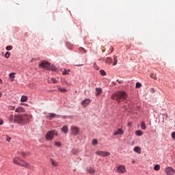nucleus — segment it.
Returning a JSON list of instances; mask_svg holds the SVG:
<instances>
[{
	"instance_id": "obj_2",
	"label": "nucleus",
	"mask_w": 175,
	"mask_h": 175,
	"mask_svg": "<svg viewBox=\"0 0 175 175\" xmlns=\"http://www.w3.org/2000/svg\"><path fill=\"white\" fill-rule=\"evenodd\" d=\"M126 98H128V95L125 92H116L112 95L113 100H116L118 103H120V102H124Z\"/></svg>"
},
{
	"instance_id": "obj_48",
	"label": "nucleus",
	"mask_w": 175,
	"mask_h": 175,
	"mask_svg": "<svg viewBox=\"0 0 175 175\" xmlns=\"http://www.w3.org/2000/svg\"><path fill=\"white\" fill-rule=\"evenodd\" d=\"M2 83H3V81L2 79H0V84H2Z\"/></svg>"
},
{
	"instance_id": "obj_36",
	"label": "nucleus",
	"mask_w": 175,
	"mask_h": 175,
	"mask_svg": "<svg viewBox=\"0 0 175 175\" xmlns=\"http://www.w3.org/2000/svg\"><path fill=\"white\" fill-rule=\"evenodd\" d=\"M59 91H60V92H66V90L63 88H59Z\"/></svg>"
},
{
	"instance_id": "obj_16",
	"label": "nucleus",
	"mask_w": 175,
	"mask_h": 175,
	"mask_svg": "<svg viewBox=\"0 0 175 175\" xmlns=\"http://www.w3.org/2000/svg\"><path fill=\"white\" fill-rule=\"evenodd\" d=\"M28 100V96H22L21 98V102H27Z\"/></svg>"
},
{
	"instance_id": "obj_37",
	"label": "nucleus",
	"mask_w": 175,
	"mask_h": 175,
	"mask_svg": "<svg viewBox=\"0 0 175 175\" xmlns=\"http://www.w3.org/2000/svg\"><path fill=\"white\" fill-rule=\"evenodd\" d=\"M94 69H96V70H99V67H98V66H96V64H94Z\"/></svg>"
},
{
	"instance_id": "obj_50",
	"label": "nucleus",
	"mask_w": 175,
	"mask_h": 175,
	"mask_svg": "<svg viewBox=\"0 0 175 175\" xmlns=\"http://www.w3.org/2000/svg\"><path fill=\"white\" fill-rule=\"evenodd\" d=\"M24 106H28V104H24Z\"/></svg>"
},
{
	"instance_id": "obj_42",
	"label": "nucleus",
	"mask_w": 175,
	"mask_h": 175,
	"mask_svg": "<svg viewBox=\"0 0 175 175\" xmlns=\"http://www.w3.org/2000/svg\"><path fill=\"white\" fill-rule=\"evenodd\" d=\"M16 113H23L24 111L15 110Z\"/></svg>"
},
{
	"instance_id": "obj_31",
	"label": "nucleus",
	"mask_w": 175,
	"mask_h": 175,
	"mask_svg": "<svg viewBox=\"0 0 175 175\" xmlns=\"http://www.w3.org/2000/svg\"><path fill=\"white\" fill-rule=\"evenodd\" d=\"M55 146H56V147H61V143L58 142H55Z\"/></svg>"
},
{
	"instance_id": "obj_27",
	"label": "nucleus",
	"mask_w": 175,
	"mask_h": 175,
	"mask_svg": "<svg viewBox=\"0 0 175 175\" xmlns=\"http://www.w3.org/2000/svg\"><path fill=\"white\" fill-rule=\"evenodd\" d=\"M113 61H114L113 65L116 66V64L118 62L117 57L116 55H113Z\"/></svg>"
},
{
	"instance_id": "obj_46",
	"label": "nucleus",
	"mask_w": 175,
	"mask_h": 175,
	"mask_svg": "<svg viewBox=\"0 0 175 175\" xmlns=\"http://www.w3.org/2000/svg\"><path fill=\"white\" fill-rule=\"evenodd\" d=\"M151 92H155V90H154V88L150 89Z\"/></svg>"
},
{
	"instance_id": "obj_47",
	"label": "nucleus",
	"mask_w": 175,
	"mask_h": 175,
	"mask_svg": "<svg viewBox=\"0 0 175 175\" xmlns=\"http://www.w3.org/2000/svg\"><path fill=\"white\" fill-rule=\"evenodd\" d=\"M63 75H66V71L64 70V71L63 72Z\"/></svg>"
},
{
	"instance_id": "obj_3",
	"label": "nucleus",
	"mask_w": 175,
	"mask_h": 175,
	"mask_svg": "<svg viewBox=\"0 0 175 175\" xmlns=\"http://www.w3.org/2000/svg\"><path fill=\"white\" fill-rule=\"evenodd\" d=\"M14 163H16V165H19L20 166H23V167H29V165L27 163V162L24 161L23 159L15 157L14 159Z\"/></svg>"
},
{
	"instance_id": "obj_17",
	"label": "nucleus",
	"mask_w": 175,
	"mask_h": 175,
	"mask_svg": "<svg viewBox=\"0 0 175 175\" xmlns=\"http://www.w3.org/2000/svg\"><path fill=\"white\" fill-rule=\"evenodd\" d=\"M113 62V59L111 57H107L105 60V64H111Z\"/></svg>"
},
{
	"instance_id": "obj_29",
	"label": "nucleus",
	"mask_w": 175,
	"mask_h": 175,
	"mask_svg": "<svg viewBox=\"0 0 175 175\" xmlns=\"http://www.w3.org/2000/svg\"><path fill=\"white\" fill-rule=\"evenodd\" d=\"M100 73L101 76H106V72L103 70H100Z\"/></svg>"
},
{
	"instance_id": "obj_41",
	"label": "nucleus",
	"mask_w": 175,
	"mask_h": 175,
	"mask_svg": "<svg viewBox=\"0 0 175 175\" xmlns=\"http://www.w3.org/2000/svg\"><path fill=\"white\" fill-rule=\"evenodd\" d=\"M16 110H24V108L21 107L16 108Z\"/></svg>"
},
{
	"instance_id": "obj_10",
	"label": "nucleus",
	"mask_w": 175,
	"mask_h": 175,
	"mask_svg": "<svg viewBox=\"0 0 175 175\" xmlns=\"http://www.w3.org/2000/svg\"><path fill=\"white\" fill-rule=\"evenodd\" d=\"M90 103H91V100L85 99L81 102V105L83 106V107H87V106L90 105Z\"/></svg>"
},
{
	"instance_id": "obj_7",
	"label": "nucleus",
	"mask_w": 175,
	"mask_h": 175,
	"mask_svg": "<svg viewBox=\"0 0 175 175\" xmlns=\"http://www.w3.org/2000/svg\"><path fill=\"white\" fill-rule=\"evenodd\" d=\"M71 133L74 136H77L80 133V129L77 126H72L71 127Z\"/></svg>"
},
{
	"instance_id": "obj_22",
	"label": "nucleus",
	"mask_w": 175,
	"mask_h": 175,
	"mask_svg": "<svg viewBox=\"0 0 175 175\" xmlns=\"http://www.w3.org/2000/svg\"><path fill=\"white\" fill-rule=\"evenodd\" d=\"M150 77L151 79H154V80H157V75L154 74L153 72L150 74Z\"/></svg>"
},
{
	"instance_id": "obj_21",
	"label": "nucleus",
	"mask_w": 175,
	"mask_h": 175,
	"mask_svg": "<svg viewBox=\"0 0 175 175\" xmlns=\"http://www.w3.org/2000/svg\"><path fill=\"white\" fill-rule=\"evenodd\" d=\"M49 83H53V84H55L57 83V79L55 78H51L50 80H48Z\"/></svg>"
},
{
	"instance_id": "obj_5",
	"label": "nucleus",
	"mask_w": 175,
	"mask_h": 175,
	"mask_svg": "<svg viewBox=\"0 0 175 175\" xmlns=\"http://www.w3.org/2000/svg\"><path fill=\"white\" fill-rule=\"evenodd\" d=\"M50 62L46 61H42L41 62V64H40V66L41 68H43V69H46V70H50Z\"/></svg>"
},
{
	"instance_id": "obj_40",
	"label": "nucleus",
	"mask_w": 175,
	"mask_h": 175,
	"mask_svg": "<svg viewBox=\"0 0 175 175\" xmlns=\"http://www.w3.org/2000/svg\"><path fill=\"white\" fill-rule=\"evenodd\" d=\"M172 139H175V132L172 133Z\"/></svg>"
},
{
	"instance_id": "obj_13",
	"label": "nucleus",
	"mask_w": 175,
	"mask_h": 175,
	"mask_svg": "<svg viewBox=\"0 0 175 175\" xmlns=\"http://www.w3.org/2000/svg\"><path fill=\"white\" fill-rule=\"evenodd\" d=\"M78 50L81 54H85V53H87V51L83 47L79 48Z\"/></svg>"
},
{
	"instance_id": "obj_34",
	"label": "nucleus",
	"mask_w": 175,
	"mask_h": 175,
	"mask_svg": "<svg viewBox=\"0 0 175 175\" xmlns=\"http://www.w3.org/2000/svg\"><path fill=\"white\" fill-rule=\"evenodd\" d=\"M6 50H8V51H10V50H12V49H13V46H6Z\"/></svg>"
},
{
	"instance_id": "obj_51",
	"label": "nucleus",
	"mask_w": 175,
	"mask_h": 175,
	"mask_svg": "<svg viewBox=\"0 0 175 175\" xmlns=\"http://www.w3.org/2000/svg\"><path fill=\"white\" fill-rule=\"evenodd\" d=\"M66 72H67V73H68V72H70V70H67Z\"/></svg>"
},
{
	"instance_id": "obj_32",
	"label": "nucleus",
	"mask_w": 175,
	"mask_h": 175,
	"mask_svg": "<svg viewBox=\"0 0 175 175\" xmlns=\"http://www.w3.org/2000/svg\"><path fill=\"white\" fill-rule=\"evenodd\" d=\"M21 155H23V157H27V155H29V152L25 153L24 152H22L21 153Z\"/></svg>"
},
{
	"instance_id": "obj_49",
	"label": "nucleus",
	"mask_w": 175,
	"mask_h": 175,
	"mask_svg": "<svg viewBox=\"0 0 175 175\" xmlns=\"http://www.w3.org/2000/svg\"><path fill=\"white\" fill-rule=\"evenodd\" d=\"M2 96V92H0V98Z\"/></svg>"
},
{
	"instance_id": "obj_53",
	"label": "nucleus",
	"mask_w": 175,
	"mask_h": 175,
	"mask_svg": "<svg viewBox=\"0 0 175 175\" xmlns=\"http://www.w3.org/2000/svg\"><path fill=\"white\" fill-rule=\"evenodd\" d=\"M78 66H81V64L78 65Z\"/></svg>"
},
{
	"instance_id": "obj_9",
	"label": "nucleus",
	"mask_w": 175,
	"mask_h": 175,
	"mask_svg": "<svg viewBox=\"0 0 175 175\" xmlns=\"http://www.w3.org/2000/svg\"><path fill=\"white\" fill-rule=\"evenodd\" d=\"M165 172L167 175H174V174H175L174 169H173L172 167H167V168H165Z\"/></svg>"
},
{
	"instance_id": "obj_23",
	"label": "nucleus",
	"mask_w": 175,
	"mask_h": 175,
	"mask_svg": "<svg viewBox=\"0 0 175 175\" xmlns=\"http://www.w3.org/2000/svg\"><path fill=\"white\" fill-rule=\"evenodd\" d=\"M14 75H16V73H14V72L9 74V77H10V79H12V81H14V77H15Z\"/></svg>"
},
{
	"instance_id": "obj_26",
	"label": "nucleus",
	"mask_w": 175,
	"mask_h": 175,
	"mask_svg": "<svg viewBox=\"0 0 175 175\" xmlns=\"http://www.w3.org/2000/svg\"><path fill=\"white\" fill-rule=\"evenodd\" d=\"M51 164L53 165V166H57V165H58V163H57L56 161H55L54 160H53L51 159Z\"/></svg>"
},
{
	"instance_id": "obj_33",
	"label": "nucleus",
	"mask_w": 175,
	"mask_h": 175,
	"mask_svg": "<svg viewBox=\"0 0 175 175\" xmlns=\"http://www.w3.org/2000/svg\"><path fill=\"white\" fill-rule=\"evenodd\" d=\"M5 57V58H9V57H10V52H6Z\"/></svg>"
},
{
	"instance_id": "obj_39",
	"label": "nucleus",
	"mask_w": 175,
	"mask_h": 175,
	"mask_svg": "<svg viewBox=\"0 0 175 175\" xmlns=\"http://www.w3.org/2000/svg\"><path fill=\"white\" fill-rule=\"evenodd\" d=\"M6 140H7L8 142H10V140H12V137H7Z\"/></svg>"
},
{
	"instance_id": "obj_30",
	"label": "nucleus",
	"mask_w": 175,
	"mask_h": 175,
	"mask_svg": "<svg viewBox=\"0 0 175 175\" xmlns=\"http://www.w3.org/2000/svg\"><path fill=\"white\" fill-rule=\"evenodd\" d=\"M140 87H142V83H140L139 82H137L135 85V88H140Z\"/></svg>"
},
{
	"instance_id": "obj_44",
	"label": "nucleus",
	"mask_w": 175,
	"mask_h": 175,
	"mask_svg": "<svg viewBox=\"0 0 175 175\" xmlns=\"http://www.w3.org/2000/svg\"><path fill=\"white\" fill-rule=\"evenodd\" d=\"M118 83H119V84H122V81H119L118 79L117 80Z\"/></svg>"
},
{
	"instance_id": "obj_8",
	"label": "nucleus",
	"mask_w": 175,
	"mask_h": 175,
	"mask_svg": "<svg viewBox=\"0 0 175 175\" xmlns=\"http://www.w3.org/2000/svg\"><path fill=\"white\" fill-rule=\"evenodd\" d=\"M116 170H117L118 173L123 174L126 172V167H125V165H120L117 167Z\"/></svg>"
},
{
	"instance_id": "obj_18",
	"label": "nucleus",
	"mask_w": 175,
	"mask_h": 175,
	"mask_svg": "<svg viewBox=\"0 0 175 175\" xmlns=\"http://www.w3.org/2000/svg\"><path fill=\"white\" fill-rule=\"evenodd\" d=\"M141 128L144 131H146V129H147V126H146V123H144V122H141Z\"/></svg>"
},
{
	"instance_id": "obj_11",
	"label": "nucleus",
	"mask_w": 175,
	"mask_h": 175,
	"mask_svg": "<svg viewBox=\"0 0 175 175\" xmlns=\"http://www.w3.org/2000/svg\"><path fill=\"white\" fill-rule=\"evenodd\" d=\"M118 135H124V131L121 129H118L113 133V136H117Z\"/></svg>"
},
{
	"instance_id": "obj_45",
	"label": "nucleus",
	"mask_w": 175,
	"mask_h": 175,
	"mask_svg": "<svg viewBox=\"0 0 175 175\" xmlns=\"http://www.w3.org/2000/svg\"><path fill=\"white\" fill-rule=\"evenodd\" d=\"M132 125V123H131V122H129L128 124H127V126H131Z\"/></svg>"
},
{
	"instance_id": "obj_28",
	"label": "nucleus",
	"mask_w": 175,
	"mask_h": 175,
	"mask_svg": "<svg viewBox=\"0 0 175 175\" xmlns=\"http://www.w3.org/2000/svg\"><path fill=\"white\" fill-rule=\"evenodd\" d=\"M92 144H93V146H95V144H98V140L96 139H94L92 142Z\"/></svg>"
},
{
	"instance_id": "obj_43",
	"label": "nucleus",
	"mask_w": 175,
	"mask_h": 175,
	"mask_svg": "<svg viewBox=\"0 0 175 175\" xmlns=\"http://www.w3.org/2000/svg\"><path fill=\"white\" fill-rule=\"evenodd\" d=\"M3 124V120L2 119H0V125H2Z\"/></svg>"
},
{
	"instance_id": "obj_24",
	"label": "nucleus",
	"mask_w": 175,
	"mask_h": 175,
	"mask_svg": "<svg viewBox=\"0 0 175 175\" xmlns=\"http://www.w3.org/2000/svg\"><path fill=\"white\" fill-rule=\"evenodd\" d=\"M159 169H161V165H155L154 167V170H156V172H158V170H159Z\"/></svg>"
},
{
	"instance_id": "obj_35",
	"label": "nucleus",
	"mask_w": 175,
	"mask_h": 175,
	"mask_svg": "<svg viewBox=\"0 0 175 175\" xmlns=\"http://www.w3.org/2000/svg\"><path fill=\"white\" fill-rule=\"evenodd\" d=\"M62 131L64 132V133H66V126H63V128L62 129Z\"/></svg>"
},
{
	"instance_id": "obj_1",
	"label": "nucleus",
	"mask_w": 175,
	"mask_h": 175,
	"mask_svg": "<svg viewBox=\"0 0 175 175\" xmlns=\"http://www.w3.org/2000/svg\"><path fill=\"white\" fill-rule=\"evenodd\" d=\"M31 118H32V116L29 114H18L14 116V122H16V124H27V122H29L31 121Z\"/></svg>"
},
{
	"instance_id": "obj_52",
	"label": "nucleus",
	"mask_w": 175,
	"mask_h": 175,
	"mask_svg": "<svg viewBox=\"0 0 175 175\" xmlns=\"http://www.w3.org/2000/svg\"><path fill=\"white\" fill-rule=\"evenodd\" d=\"M132 163H135V161H132Z\"/></svg>"
},
{
	"instance_id": "obj_15",
	"label": "nucleus",
	"mask_w": 175,
	"mask_h": 175,
	"mask_svg": "<svg viewBox=\"0 0 175 175\" xmlns=\"http://www.w3.org/2000/svg\"><path fill=\"white\" fill-rule=\"evenodd\" d=\"M87 172H88L90 174H94L95 173V170L92 167H90L87 169Z\"/></svg>"
},
{
	"instance_id": "obj_19",
	"label": "nucleus",
	"mask_w": 175,
	"mask_h": 175,
	"mask_svg": "<svg viewBox=\"0 0 175 175\" xmlns=\"http://www.w3.org/2000/svg\"><path fill=\"white\" fill-rule=\"evenodd\" d=\"M49 70H52V72H56L57 71V67H55V66H51L50 67V66H49Z\"/></svg>"
},
{
	"instance_id": "obj_38",
	"label": "nucleus",
	"mask_w": 175,
	"mask_h": 175,
	"mask_svg": "<svg viewBox=\"0 0 175 175\" xmlns=\"http://www.w3.org/2000/svg\"><path fill=\"white\" fill-rule=\"evenodd\" d=\"M13 118H14V116L13 115H11L10 116V121H13Z\"/></svg>"
},
{
	"instance_id": "obj_6",
	"label": "nucleus",
	"mask_w": 175,
	"mask_h": 175,
	"mask_svg": "<svg viewBox=\"0 0 175 175\" xmlns=\"http://www.w3.org/2000/svg\"><path fill=\"white\" fill-rule=\"evenodd\" d=\"M95 154L96 155H98L99 157H109V155H110V152H107V151H100V150H98L95 152Z\"/></svg>"
},
{
	"instance_id": "obj_12",
	"label": "nucleus",
	"mask_w": 175,
	"mask_h": 175,
	"mask_svg": "<svg viewBox=\"0 0 175 175\" xmlns=\"http://www.w3.org/2000/svg\"><path fill=\"white\" fill-rule=\"evenodd\" d=\"M134 151H135V152H137V154H141L142 149H140V147L137 146V147L134 148Z\"/></svg>"
},
{
	"instance_id": "obj_4",
	"label": "nucleus",
	"mask_w": 175,
	"mask_h": 175,
	"mask_svg": "<svg viewBox=\"0 0 175 175\" xmlns=\"http://www.w3.org/2000/svg\"><path fill=\"white\" fill-rule=\"evenodd\" d=\"M54 135L58 136V133L57 131H55V130H52V131H48L46 135V140H48L49 142L53 140V139H54Z\"/></svg>"
},
{
	"instance_id": "obj_20",
	"label": "nucleus",
	"mask_w": 175,
	"mask_h": 175,
	"mask_svg": "<svg viewBox=\"0 0 175 175\" xmlns=\"http://www.w3.org/2000/svg\"><path fill=\"white\" fill-rule=\"evenodd\" d=\"M135 135H137V136H142V135H143V131L140 130L136 131Z\"/></svg>"
},
{
	"instance_id": "obj_14",
	"label": "nucleus",
	"mask_w": 175,
	"mask_h": 175,
	"mask_svg": "<svg viewBox=\"0 0 175 175\" xmlns=\"http://www.w3.org/2000/svg\"><path fill=\"white\" fill-rule=\"evenodd\" d=\"M102 94V89L100 88H96V95L98 96V95H100Z\"/></svg>"
},
{
	"instance_id": "obj_25",
	"label": "nucleus",
	"mask_w": 175,
	"mask_h": 175,
	"mask_svg": "<svg viewBox=\"0 0 175 175\" xmlns=\"http://www.w3.org/2000/svg\"><path fill=\"white\" fill-rule=\"evenodd\" d=\"M57 115L55 113H50L49 115V120H53V118H55Z\"/></svg>"
}]
</instances>
